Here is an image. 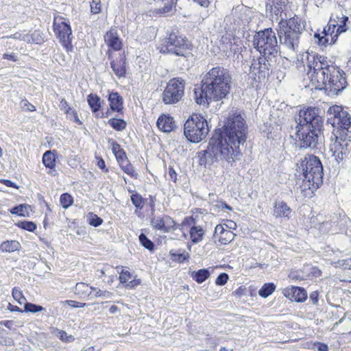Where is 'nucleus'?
Instances as JSON below:
<instances>
[{
	"mask_svg": "<svg viewBox=\"0 0 351 351\" xmlns=\"http://www.w3.org/2000/svg\"><path fill=\"white\" fill-rule=\"evenodd\" d=\"M248 127L244 112L232 111L221 128L215 129L208 148L212 154H242L246 144Z\"/></svg>",
	"mask_w": 351,
	"mask_h": 351,
	"instance_id": "obj_1",
	"label": "nucleus"
},
{
	"mask_svg": "<svg viewBox=\"0 0 351 351\" xmlns=\"http://www.w3.org/2000/svg\"><path fill=\"white\" fill-rule=\"evenodd\" d=\"M232 85L231 71L222 66L210 69L203 77L198 88L193 90L194 99L198 105L208 107L212 101L228 97Z\"/></svg>",
	"mask_w": 351,
	"mask_h": 351,
	"instance_id": "obj_2",
	"label": "nucleus"
},
{
	"mask_svg": "<svg viewBox=\"0 0 351 351\" xmlns=\"http://www.w3.org/2000/svg\"><path fill=\"white\" fill-rule=\"evenodd\" d=\"M324 111L315 106H304L295 117L297 145L308 148L317 140L324 130Z\"/></svg>",
	"mask_w": 351,
	"mask_h": 351,
	"instance_id": "obj_3",
	"label": "nucleus"
},
{
	"mask_svg": "<svg viewBox=\"0 0 351 351\" xmlns=\"http://www.w3.org/2000/svg\"><path fill=\"white\" fill-rule=\"evenodd\" d=\"M328 124H331L333 132L331 138L335 139L330 146L332 154H350L351 141H347L349 129L351 127V116L342 106L334 105L327 110Z\"/></svg>",
	"mask_w": 351,
	"mask_h": 351,
	"instance_id": "obj_4",
	"label": "nucleus"
},
{
	"mask_svg": "<svg viewBox=\"0 0 351 351\" xmlns=\"http://www.w3.org/2000/svg\"><path fill=\"white\" fill-rule=\"evenodd\" d=\"M295 166V176L302 180L301 183L297 182L296 185H299L302 192L307 190L313 192L322 185L324 169L321 160L315 155L305 156Z\"/></svg>",
	"mask_w": 351,
	"mask_h": 351,
	"instance_id": "obj_5",
	"label": "nucleus"
},
{
	"mask_svg": "<svg viewBox=\"0 0 351 351\" xmlns=\"http://www.w3.org/2000/svg\"><path fill=\"white\" fill-rule=\"evenodd\" d=\"M305 24L306 21H302L296 14L289 19L282 18L276 28L280 44L293 52H297Z\"/></svg>",
	"mask_w": 351,
	"mask_h": 351,
	"instance_id": "obj_6",
	"label": "nucleus"
},
{
	"mask_svg": "<svg viewBox=\"0 0 351 351\" xmlns=\"http://www.w3.org/2000/svg\"><path fill=\"white\" fill-rule=\"evenodd\" d=\"M209 132L208 123L199 113H193L184 125V134L190 143H197L206 138Z\"/></svg>",
	"mask_w": 351,
	"mask_h": 351,
	"instance_id": "obj_7",
	"label": "nucleus"
},
{
	"mask_svg": "<svg viewBox=\"0 0 351 351\" xmlns=\"http://www.w3.org/2000/svg\"><path fill=\"white\" fill-rule=\"evenodd\" d=\"M165 45L160 52L174 54L177 56L188 57L193 49V45L188 38L180 32L172 31L165 38Z\"/></svg>",
	"mask_w": 351,
	"mask_h": 351,
	"instance_id": "obj_8",
	"label": "nucleus"
},
{
	"mask_svg": "<svg viewBox=\"0 0 351 351\" xmlns=\"http://www.w3.org/2000/svg\"><path fill=\"white\" fill-rule=\"evenodd\" d=\"M253 45L261 55L264 56H274L280 49L276 33L271 27L257 32L253 38Z\"/></svg>",
	"mask_w": 351,
	"mask_h": 351,
	"instance_id": "obj_9",
	"label": "nucleus"
},
{
	"mask_svg": "<svg viewBox=\"0 0 351 351\" xmlns=\"http://www.w3.org/2000/svg\"><path fill=\"white\" fill-rule=\"evenodd\" d=\"M52 27L57 39L63 48L67 52L72 51L73 36L69 19L60 15H55Z\"/></svg>",
	"mask_w": 351,
	"mask_h": 351,
	"instance_id": "obj_10",
	"label": "nucleus"
},
{
	"mask_svg": "<svg viewBox=\"0 0 351 351\" xmlns=\"http://www.w3.org/2000/svg\"><path fill=\"white\" fill-rule=\"evenodd\" d=\"M274 70L273 62L270 56L261 55L250 66V73L254 76L255 82H265Z\"/></svg>",
	"mask_w": 351,
	"mask_h": 351,
	"instance_id": "obj_11",
	"label": "nucleus"
},
{
	"mask_svg": "<svg viewBox=\"0 0 351 351\" xmlns=\"http://www.w3.org/2000/svg\"><path fill=\"white\" fill-rule=\"evenodd\" d=\"M186 82L182 77H173L169 80L162 93V101L165 104H174L181 100L184 93Z\"/></svg>",
	"mask_w": 351,
	"mask_h": 351,
	"instance_id": "obj_12",
	"label": "nucleus"
},
{
	"mask_svg": "<svg viewBox=\"0 0 351 351\" xmlns=\"http://www.w3.org/2000/svg\"><path fill=\"white\" fill-rule=\"evenodd\" d=\"M328 75L327 88L330 90V92L337 95L345 90L348 86L346 73L337 66L330 71Z\"/></svg>",
	"mask_w": 351,
	"mask_h": 351,
	"instance_id": "obj_13",
	"label": "nucleus"
},
{
	"mask_svg": "<svg viewBox=\"0 0 351 351\" xmlns=\"http://www.w3.org/2000/svg\"><path fill=\"white\" fill-rule=\"evenodd\" d=\"M150 224L153 228L168 233L174 231L177 228L176 222L169 215H162L151 219Z\"/></svg>",
	"mask_w": 351,
	"mask_h": 351,
	"instance_id": "obj_14",
	"label": "nucleus"
},
{
	"mask_svg": "<svg viewBox=\"0 0 351 351\" xmlns=\"http://www.w3.org/2000/svg\"><path fill=\"white\" fill-rule=\"evenodd\" d=\"M108 60H110V67L114 73L119 78L125 77L127 58L125 52L119 53L116 59L112 58V56L108 49L106 52Z\"/></svg>",
	"mask_w": 351,
	"mask_h": 351,
	"instance_id": "obj_15",
	"label": "nucleus"
},
{
	"mask_svg": "<svg viewBox=\"0 0 351 351\" xmlns=\"http://www.w3.org/2000/svg\"><path fill=\"white\" fill-rule=\"evenodd\" d=\"M106 98L109 104L110 110L116 112L119 114H123L124 100L119 92L114 90H108Z\"/></svg>",
	"mask_w": 351,
	"mask_h": 351,
	"instance_id": "obj_16",
	"label": "nucleus"
},
{
	"mask_svg": "<svg viewBox=\"0 0 351 351\" xmlns=\"http://www.w3.org/2000/svg\"><path fill=\"white\" fill-rule=\"evenodd\" d=\"M282 293L286 298L296 302H303L307 299L306 291L300 287L292 286L290 288H286Z\"/></svg>",
	"mask_w": 351,
	"mask_h": 351,
	"instance_id": "obj_17",
	"label": "nucleus"
},
{
	"mask_svg": "<svg viewBox=\"0 0 351 351\" xmlns=\"http://www.w3.org/2000/svg\"><path fill=\"white\" fill-rule=\"evenodd\" d=\"M156 124L160 130L167 133L173 131L176 128L173 117L169 114H163L160 115L156 121Z\"/></svg>",
	"mask_w": 351,
	"mask_h": 351,
	"instance_id": "obj_18",
	"label": "nucleus"
},
{
	"mask_svg": "<svg viewBox=\"0 0 351 351\" xmlns=\"http://www.w3.org/2000/svg\"><path fill=\"white\" fill-rule=\"evenodd\" d=\"M329 72L322 71L320 73L310 74L309 78L313 84L315 83V88L318 90H328V80Z\"/></svg>",
	"mask_w": 351,
	"mask_h": 351,
	"instance_id": "obj_19",
	"label": "nucleus"
},
{
	"mask_svg": "<svg viewBox=\"0 0 351 351\" xmlns=\"http://www.w3.org/2000/svg\"><path fill=\"white\" fill-rule=\"evenodd\" d=\"M288 2V0H268L266 2V10H269L277 16H281L282 12L286 10Z\"/></svg>",
	"mask_w": 351,
	"mask_h": 351,
	"instance_id": "obj_20",
	"label": "nucleus"
},
{
	"mask_svg": "<svg viewBox=\"0 0 351 351\" xmlns=\"http://www.w3.org/2000/svg\"><path fill=\"white\" fill-rule=\"evenodd\" d=\"M105 42L110 49L114 51H119L123 47L121 39L118 36L117 32L108 31L106 32L105 37Z\"/></svg>",
	"mask_w": 351,
	"mask_h": 351,
	"instance_id": "obj_21",
	"label": "nucleus"
},
{
	"mask_svg": "<svg viewBox=\"0 0 351 351\" xmlns=\"http://www.w3.org/2000/svg\"><path fill=\"white\" fill-rule=\"evenodd\" d=\"M86 100L92 113L94 116H97V113H99V111L102 110V104L104 102V100L96 93H90L88 95Z\"/></svg>",
	"mask_w": 351,
	"mask_h": 351,
	"instance_id": "obj_22",
	"label": "nucleus"
},
{
	"mask_svg": "<svg viewBox=\"0 0 351 351\" xmlns=\"http://www.w3.org/2000/svg\"><path fill=\"white\" fill-rule=\"evenodd\" d=\"M291 213L290 207L283 201L276 202L274 205V215L276 217L289 218Z\"/></svg>",
	"mask_w": 351,
	"mask_h": 351,
	"instance_id": "obj_23",
	"label": "nucleus"
},
{
	"mask_svg": "<svg viewBox=\"0 0 351 351\" xmlns=\"http://www.w3.org/2000/svg\"><path fill=\"white\" fill-rule=\"evenodd\" d=\"M270 57L273 62L274 70H280L281 69H285L289 67V61L286 57L281 55L280 49H278V51H277L276 54H274V56H270Z\"/></svg>",
	"mask_w": 351,
	"mask_h": 351,
	"instance_id": "obj_24",
	"label": "nucleus"
},
{
	"mask_svg": "<svg viewBox=\"0 0 351 351\" xmlns=\"http://www.w3.org/2000/svg\"><path fill=\"white\" fill-rule=\"evenodd\" d=\"M121 169L131 176H136L133 166L127 158V155H114Z\"/></svg>",
	"mask_w": 351,
	"mask_h": 351,
	"instance_id": "obj_25",
	"label": "nucleus"
},
{
	"mask_svg": "<svg viewBox=\"0 0 351 351\" xmlns=\"http://www.w3.org/2000/svg\"><path fill=\"white\" fill-rule=\"evenodd\" d=\"M313 64H315V66L319 64V69H324L323 71L330 72V71L336 67V65L329 64L327 61V57L316 53L313 56Z\"/></svg>",
	"mask_w": 351,
	"mask_h": 351,
	"instance_id": "obj_26",
	"label": "nucleus"
},
{
	"mask_svg": "<svg viewBox=\"0 0 351 351\" xmlns=\"http://www.w3.org/2000/svg\"><path fill=\"white\" fill-rule=\"evenodd\" d=\"M205 232L202 226L193 225L190 228L189 234L193 243H199L203 239Z\"/></svg>",
	"mask_w": 351,
	"mask_h": 351,
	"instance_id": "obj_27",
	"label": "nucleus"
},
{
	"mask_svg": "<svg viewBox=\"0 0 351 351\" xmlns=\"http://www.w3.org/2000/svg\"><path fill=\"white\" fill-rule=\"evenodd\" d=\"M342 19L343 20L341 21V24L339 25L335 34L330 35L331 40L330 43H329L330 45L335 44L338 40L339 36L342 33L346 32L348 29V23H349V18L343 17Z\"/></svg>",
	"mask_w": 351,
	"mask_h": 351,
	"instance_id": "obj_28",
	"label": "nucleus"
},
{
	"mask_svg": "<svg viewBox=\"0 0 351 351\" xmlns=\"http://www.w3.org/2000/svg\"><path fill=\"white\" fill-rule=\"evenodd\" d=\"M211 267L207 269H201L197 271H195L191 274V277L193 280L196 282L201 284L206 281L210 276V271L209 269Z\"/></svg>",
	"mask_w": 351,
	"mask_h": 351,
	"instance_id": "obj_29",
	"label": "nucleus"
},
{
	"mask_svg": "<svg viewBox=\"0 0 351 351\" xmlns=\"http://www.w3.org/2000/svg\"><path fill=\"white\" fill-rule=\"evenodd\" d=\"M107 124L113 130L117 132H121L126 128L127 122L122 118L112 117L110 119Z\"/></svg>",
	"mask_w": 351,
	"mask_h": 351,
	"instance_id": "obj_30",
	"label": "nucleus"
},
{
	"mask_svg": "<svg viewBox=\"0 0 351 351\" xmlns=\"http://www.w3.org/2000/svg\"><path fill=\"white\" fill-rule=\"evenodd\" d=\"M21 244L15 240L6 241L0 245V250L3 252H13L19 250Z\"/></svg>",
	"mask_w": 351,
	"mask_h": 351,
	"instance_id": "obj_31",
	"label": "nucleus"
},
{
	"mask_svg": "<svg viewBox=\"0 0 351 351\" xmlns=\"http://www.w3.org/2000/svg\"><path fill=\"white\" fill-rule=\"evenodd\" d=\"M156 2H161L164 6L156 10V13L163 14L171 12L177 4L178 0H154Z\"/></svg>",
	"mask_w": 351,
	"mask_h": 351,
	"instance_id": "obj_32",
	"label": "nucleus"
},
{
	"mask_svg": "<svg viewBox=\"0 0 351 351\" xmlns=\"http://www.w3.org/2000/svg\"><path fill=\"white\" fill-rule=\"evenodd\" d=\"M92 287L84 282H78L75 287V293L80 297L89 296L91 294Z\"/></svg>",
	"mask_w": 351,
	"mask_h": 351,
	"instance_id": "obj_33",
	"label": "nucleus"
},
{
	"mask_svg": "<svg viewBox=\"0 0 351 351\" xmlns=\"http://www.w3.org/2000/svg\"><path fill=\"white\" fill-rule=\"evenodd\" d=\"M30 206L26 204H19L11 208L10 212L12 215H17L21 217L28 216Z\"/></svg>",
	"mask_w": 351,
	"mask_h": 351,
	"instance_id": "obj_34",
	"label": "nucleus"
},
{
	"mask_svg": "<svg viewBox=\"0 0 351 351\" xmlns=\"http://www.w3.org/2000/svg\"><path fill=\"white\" fill-rule=\"evenodd\" d=\"M276 287L273 282L265 283L259 289L258 295L263 298H267L274 292Z\"/></svg>",
	"mask_w": 351,
	"mask_h": 351,
	"instance_id": "obj_35",
	"label": "nucleus"
},
{
	"mask_svg": "<svg viewBox=\"0 0 351 351\" xmlns=\"http://www.w3.org/2000/svg\"><path fill=\"white\" fill-rule=\"evenodd\" d=\"M123 266H117L116 267L117 271L119 274V280L120 282L124 285L132 278V274L128 270L123 269Z\"/></svg>",
	"mask_w": 351,
	"mask_h": 351,
	"instance_id": "obj_36",
	"label": "nucleus"
},
{
	"mask_svg": "<svg viewBox=\"0 0 351 351\" xmlns=\"http://www.w3.org/2000/svg\"><path fill=\"white\" fill-rule=\"evenodd\" d=\"M130 199L136 209L141 210L144 206L145 199L137 192H134L130 197Z\"/></svg>",
	"mask_w": 351,
	"mask_h": 351,
	"instance_id": "obj_37",
	"label": "nucleus"
},
{
	"mask_svg": "<svg viewBox=\"0 0 351 351\" xmlns=\"http://www.w3.org/2000/svg\"><path fill=\"white\" fill-rule=\"evenodd\" d=\"M208 158L210 159L211 162L219 160L218 155H197V156H195L193 160V161L196 160L199 165L205 166L207 162Z\"/></svg>",
	"mask_w": 351,
	"mask_h": 351,
	"instance_id": "obj_38",
	"label": "nucleus"
},
{
	"mask_svg": "<svg viewBox=\"0 0 351 351\" xmlns=\"http://www.w3.org/2000/svg\"><path fill=\"white\" fill-rule=\"evenodd\" d=\"M138 239L141 245L145 249L150 252L154 250V243L144 233H141Z\"/></svg>",
	"mask_w": 351,
	"mask_h": 351,
	"instance_id": "obj_39",
	"label": "nucleus"
},
{
	"mask_svg": "<svg viewBox=\"0 0 351 351\" xmlns=\"http://www.w3.org/2000/svg\"><path fill=\"white\" fill-rule=\"evenodd\" d=\"M234 237V234L230 231L226 230L219 237V241L222 245H227L230 243Z\"/></svg>",
	"mask_w": 351,
	"mask_h": 351,
	"instance_id": "obj_40",
	"label": "nucleus"
},
{
	"mask_svg": "<svg viewBox=\"0 0 351 351\" xmlns=\"http://www.w3.org/2000/svg\"><path fill=\"white\" fill-rule=\"evenodd\" d=\"M31 41H32V43L39 45L43 44L45 42L43 32L40 29L34 30L32 34Z\"/></svg>",
	"mask_w": 351,
	"mask_h": 351,
	"instance_id": "obj_41",
	"label": "nucleus"
},
{
	"mask_svg": "<svg viewBox=\"0 0 351 351\" xmlns=\"http://www.w3.org/2000/svg\"><path fill=\"white\" fill-rule=\"evenodd\" d=\"M56 155H43V163L51 170L53 169L56 167Z\"/></svg>",
	"mask_w": 351,
	"mask_h": 351,
	"instance_id": "obj_42",
	"label": "nucleus"
},
{
	"mask_svg": "<svg viewBox=\"0 0 351 351\" xmlns=\"http://www.w3.org/2000/svg\"><path fill=\"white\" fill-rule=\"evenodd\" d=\"M16 226L23 230H27L29 232H34L37 228L36 224L33 221H19L16 223Z\"/></svg>",
	"mask_w": 351,
	"mask_h": 351,
	"instance_id": "obj_43",
	"label": "nucleus"
},
{
	"mask_svg": "<svg viewBox=\"0 0 351 351\" xmlns=\"http://www.w3.org/2000/svg\"><path fill=\"white\" fill-rule=\"evenodd\" d=\"M60 202L63 208H68L73 204V198L70 194L65 193L60 195Z\"/></svg>",
	"mask_w": 351,
	"mask_h": 351,
	"instance_id": "obj_44",
	"label": "nucleus"
},
{
	"mask_svg": "<svg viewBox=\"0 0 351 351\" xmlns=\"http://www.w3.org/2000/svg\"><path fill=\"white\" fill-rule=\"evenodd\" d=\"M109 149L112 152V154H126L121 145L112 138H110L108 141Z\"/></svg>",
	"mask_w": 351,
	"mask_h": 351,
	"instance_id": "obj_45",
	"label": "nucleus"
},
{
	"mask_svg": "<svg viewBox=\"0 0 351 351\" xmlns=\"http://www.w3.org/2000/svg\"><path fill=\"white\" fill-rule=\"evenodd\" d=\"M43 310H44V308L38 304L30 303V302H25L24 304V311L25 312H29V313H38L40 312Z\"/></svg>",
	"mask_w": 351,
	"mask_h": 351,
	"instance_id": "obj_46",
	"label": "nucleus"
},
{
	"mask_svg": "<svg viewBox=\"0 0 351 351\" xmlns=\"http://www.w3.org/2000/svg\"><path fill=\"white\" fill-rule=\"evenodd\" d=\"M88 223L94 227H97L103 223V219L93 213H89L88 215Z\"/></svg>",
	"mask_w": 351,
	"mask_h": 351,
	"instance_id": "obj_47",
	"label": "nucleus"
},
{
	"mask_svg": "<svg viewBox=\"0 0 351 351\" xmlns=\"http://www.w3.org/2000/svg\"><path fill=\"white\" fill-rule=\"evenodd\" d=\"M339 25V24L338 23H332L329 21L328 25L324 27V29L322 32V33L323 34V35L328 38L329 35L330 36L335 34V29H337Z\"/></svg>",
	"mask_w": 351,
	"mask_h": 351,
	"instance_id": "obj_48",
	"label": "nucleus"
},
{
	"mask_svg": "<svg viewBox=\"0 0 351 351\" xmlns=\"http://www.w3.org/2000/svg\"><path fill=\"white\" fill-rule=\"evenodd\" d=\"M12 294L14 299L16 300L20 304L23 303L25 304L26 302V299L23 295L22 291L16 287H14L12 289Z\"/></svg>",
	"mask_w": 351,
	"mask_h": 351,
	"instance_id": "obj_49",
	"label": "nucleus"
},
{
	"mask_svg": "<svg viewBox=\"0 0 351 351\" xmlns=\"http://www.w3.org/2000/svg\"><path fill=\"white\" fill-rule=\"evenodd\" d=\"M57 337L66 343L72 342L75 340L73 335H69L64 330L57 329Z\"/></svg>",
	"mask_w": 351,
	"mask_h": 351,
	"instance_id": "obj_50",
	"label": "nucleus"
},
{
	"mask_svg": "<svg viewBox=\"0 0 351 351\" xmlns=\"http://www.w3.org/2000/svg\"><path fill=\"white\" fill-rule=\"evenodd\" d=\"M313 38L319 46H326V45L328 44V38L324 35L321 36L319 29L314 33Z\"/></svg>",
	"mask_w": 351,
	"mask_h": 351,
	"instance_id": "obj_51",
	"label": "nucleus"
},
{
	"mask_svg": "<svg viewBox=\"0 0 351 351\" xmlns=\"http://www.w3.org/2000/svg\"><path fill=\"white\" fill-rule=\"evenodd\" d=\"M313 38L319 46H326V45L328 44V38L324 35L321 36L319 29L314 33Z\"/></svg>",
	"mask_w": 351,
	"mask_h": 351,
	"instance_id": "obj_52",
	"label": "nucleus"
},
{
	"mask_svg": "<svg viewBox=\"0 0 351 351\" xmlns=\"http://www.w3.org/2000/svg\"><path fill=\"white\" fill-rule=\"evenodd\" d=\"M169 253H170V255L171 256V257L173 258V259L179 263L184 262L189 257V255L188 253H186V254H185L184 252L177 253L176 252H173V250H171Z\"/></svg>",
	"mask_w": 351,
	"mask_h": 351,
	"instance_id": "obj_53",
	"label": "nucleus"
},
{
	"mask_svg": "<svg viewBox=\"0 0 351 351\" xmlns=\"http://www.w3.org/2000/svg\"><path fill=\"white\" fill-rule=\"evenodd\" d=\"M90 12L97 14L101 12V0H92L90 3Z\"/></svg>",
	"mask_w": 351,
	"mask_h": 351,
	"instance_id": "obj_54",
	"label": "nucleus"
},
{
	"mask_svg": "<svg viewBox=\"0 0 351 351\" xmlns=\"http://www.w3.org/2000/svg\"><path fill=\"white\" fill-rule=\"evenodd\" d=\"M20 106H21V109L24 111H28V112L36 111V107L26 99H23L21 101Z\"/></svg>",
	"mask_w": 351,
	"mask_h": 351,
	"instance_id": "obj_55",
	"label": "nucleus"
},
{
	"mask_svg": "<svg viewBox=\"0 0 351 351\" xmlns=\"http://www.w3.org/2000/svg\"><path fill=\"white\" fill-rule=\"evenodd\" d=\"M307 66L308 67V75L310 74L320 73L324 70V69H319V64H318L317 66H315V64H313V62L310 60H308Z\"/></svg>",
	"mask_w": 351,
	"mask_h": 351,
	"instance_id": "obj_56",
	"label": "nucleus"
},
{
	"mask_svg": "<svg viewBox=\"0 0 351 351\" xmlns=\"http://www.w3.org/2000/svg\"><path fill=\"white\" fill-rule=\"evenodd\" d=\"M343 17H348L343 14L342 12L339 13L332 14L330 17V22L334 21V23L341 24V21L343 20Z\"/></svg>",
	"mask_w": 351,
	"mask_h": 351,
	"instance_id": "obj_57",
	"label": "nucleus"
},
{
	"mask_svg": "<svg viewBox=\"0 0 351 351\" xmlns=\"http://www.w3.org/2000/svg\"><path fill=\"white\" fill-rule=\"evenodd\" d=\"M228 278V274L221 273L217 277L215 284L219 286H223L227 282Z\"/></svg>",
	"mask_w": 351,
	"mask_h": 351,
	"instance_id": "obj_58",
	"label": "nucleus"
},
{
	"mask_svg": "<svg viewBox=\"0 0 351 351\" xmlns=\"http://www.w3.org/2000/svg\"><path fill=\"white\" fill-rule=\"evenodd\" d=\"M60 107L61 110H63L64 112L66 115L70 114L71 110H73V108H72L71 106H69L68 102L66 101V100L64 98H62L61 99L60 104Z\"/></svg>",
	"mask_w": 351,
	"mask_h": 351,
	"instance_id": "obj_59",
	"label": "nucleus"
},
{
	"mask_svg": "<svg viewBox=\"0 0 351 351\" xmlns=\"http://www.w3.org/2000/svg\"><path fill=\"white\" fill-rule=\"evenodd\" d=\"M67 118L69 119L70 121H73V122L77 123L78 125L83 124V123L80 120L78 115H77V112L75 109L71 110L70 114H69L67 115Z\"/></svg>",
	"mask_w": 351,
	"mask_h": 351,
	"instance_id": "obj_60",
	"label": "nucleus"
},
{
	"mask_svg": "<svg viewBox=\"0 0 351 351\" xmlns=\"http://www.w3.org/2000/svg\"><path fill=\"white\" fill-rule=\"evenodd\" d=\"M337 267H341L343 269H351V259L350 258L339 261L337 263Z\"/></svg>",
	"mask_w": 351,
	"mask_h": 351,
	"instance_id": "obj_61",
	"label": "nucleus"
},
{
	"mask_svg": "<svg viewBox=\"0 0 351 351\" xmlns=\"http://www.w3.org/2000/svg\"><path fill=\"white\" fill-rule=\"evenodd\" d=\"M95 162L97 167L100 168L101 170H103L105 172L108 171V169L106 167L105 161L101 157L95 155Z\"/></svg>",
	"mask_w": 351,
	"mask_h": 351,
	"instance_id": "obj_62",
	"label": "nucleus"
},
{
	"mask_svg": "<svg viewBox=\"0 0 351 351\" xmlns=\"http://www.w3.org/2000/svg\"><path fill=\"white\" fill-rule=\"evenodd\" d=\"M141 279L134 278L133 280L128 281L125 285V287L129 289H134L141 285Z\"/></svg>",
	"mask_w": 351,
	"mask_h": 351,
	"instance_id": "obj_63",
	"label": "nucleus"
},
{
	"mask_svg": "<svg viewBox=\"0 0 351 351\" xmlns=\"http://www.w3.org/2000/svg\"><path fill=\"white\" fill-rule=\"evenodd\" d=\"M314 348L318 351H328V346L327 344L322 342H315L314 343Z\"/></svg>",
	"mask_w": 351,
	"mask_h": 351,
	"instance_id": "obj_64",
	"label": "nucleus"
}]
</instances>
